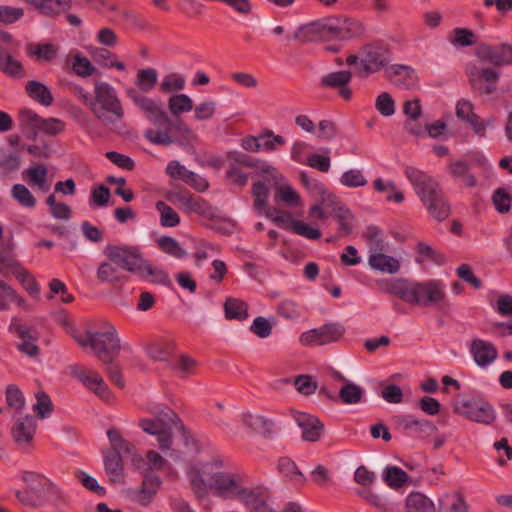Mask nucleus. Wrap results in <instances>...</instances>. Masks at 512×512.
Returning a JSON list of instances; mask_svg holds the SVG:
<instances>
[{
    "mask_svg": "<svg viewBox=\"0 0 512 512\" xmlns=\"http://www.w3.org/2000/svg\"><path fill=\"white\" fill-rule=\"evenodd\" d=\"M222 465L221 460L189 465L187 477L198 499L204 498L208 490L222 499L237 498L243 487L242 477L234 472L222 471Z\"/></svg>",
    "mask_w": 512,
    "mask_h": 512,
    "instance_id": "f257e3e1",
    "label": "nucleus"
},
{
    "mask_svg": "<svg viewBox=\"0 0 512 512\" xmlns=\"http://www.w3.org/2000/svg\"><path fill=\"white\" fill-rule=\"evenodd\" d=\"M89 108L102 126L118 134L126 132L127 127L123 122L125 110L111 84L103 81L94 83L93 100Z\"/></svg>",
    "mask_w": 512,
    "mask_h": 512,
    "instance_id": "f03ea898",
    "label": "nucleus"
},
{
    "mask_svg": "<svg viewBox=\"0 0 512 512\" xmlns=\"http://www.w3.org/2000/svg\"><path fill=\"white\" fill-rule=\"evenodd\" d=\"M383 291L409 304L419 306L438 304L445 296L444 284L436 280L418 283L406 279H393L384 283Z\"/></svg>",
    "mask_w": 512,
    "mask_h": 512,
    "instance_id": "7ed1b4c3",
    "label": "nucleus"
},
{
    "mask_svg": "<svg viewBox=\"0 0 512 512\" xmlns=\"http://www.w3.org/2000/svg\"><path fill=\"white\" fill-rule=\"evenodd\" d=\"M145 410L153 417L141 419L139 426L144 432L156 437L161 450H170L173 444V430L182 428L177 414L168 406L156 402L148 403Z\"/></svg>",
    "mask_w": 512,
    "mask_h": 512,
    "instance_id": "20e7f679",
    "label": "nucleus"
},
{
    "mask_svg": "<svg viewBox=\"0 0 512 512\" xmlns=\"http://www.w3.org/2000/svg\"><path fill=\"white\" fill-rule=\"evenodd\" d=\"M276 175L266 174L264 180H257L252 184L251 193L254 198V209L258 214L268 216L267 201L269 197L268 185L275 188V200L281 201L287 206H301L300 194L285 181L284 176L276 169Z\"/></svg>",
    "mask_w": 512,
    "mask_h": 512,
    "instance_id": "39448f33",
    "label": "nucleus"
},
{
    "mask_svg": "<svg viewBox=\"0 0 512 512\" xmlns=\"http://www.w3.org/2000/svg\"><path fill=\"white\" fill-rule=\"evenodd\" d=\"M75 341L82 347H90L94 354L105 364H110L120 351V340L115 327L103 321L99 328L92 331L74 332Z\"/></svg>",
    "mask_w": 512,
    "mask_h": 512,
    "instance_id": "423d86ee",
    "label": "nucleus"
},
{
    "mask_svg": "<svg viewBox=\"0 0 512 512\" xmlns=\"http://www.w3.org/2000/svg\"><path fill=\"white\" fill-rule=\"evenodd\" d=\"M392 59L389 46L376 41L362 46L357 54L349 55L346 59L348 65H355L361 77H368L385 68Z\"/></svg>",
    "mask_w": 512,
    "mask_h": 512,
    "instance_id": "0eeeda50",
    "label": "nucleus"
},
{
    "mask_svg": "<svg viewBox=\"0 0 512 512\" xmlns=\"http://www.w3.org/2000/svg\"><path fill=\"white\" fill-rule=\"evenodd\" d=\"M244 168H253L255 176L264 180L266 174L276 175V168L267 161L253 159L252 157L241 152H229L227 154V180L236 186L244 187L248 183L249 175L244 171Z\"/></svg>",
    "mask_w": 512,
    "mask_h": 512,
    "instance_id": "6e6552de",
    "label": "nucleus"
},
{
    "mask_svg": "<svg viewBox=\"0 0 512 512\" xmlns=\"http://www.w3.org/2000/svg\"><path fill=\"white\" fill-rule=\"evenodd\" d=\"M22 480L31 490H39L41 506L50 504L58 509L69 503V496L57 483L46 476L35 472H24Z\"/></svg>",
    "mask_w": 512,
    "mask_h": 512,
    "instance_id": "1a4fd4ad",
    "label": "nucleus"
},
{
    "mask_svg": "<svg viewBox=\"0 0 512 512\" xmlns=\"http://www.w3.org/2000/svg\"><path fill=\"white\" fill-rule=\"evenodd\" d=\"M454 411L470 421L490 425L496 418L492 405L482 398H471L458 401Z\"/></svg>",
    "mask_w": 512,
    "mask_h": 512,
    "instance_id": "9d476101",
    "label": "nucleus"
},
{
    "mask_svg": "<svg viewBox=\"0 0 512 512\" xmlns=\"http://www.w3.org/2000/svg\"><path fill=\"white\" fill-rule=\"evenodd\" d=\"M167 126L164 130L147 129L144 137L155 145H171L176 141L189 140L193 133L191 129L181 119L171 121L164 124Z\"/></svg>",
    "mask_w": 512,
    "mask_h": 512,
    "instance_id": "9b49d317",
    "label": "nucleus"
},
{
    "mask_svg": "<svg viewBox=\"0 0 512 512\" xmlns=\"http://www.w3.org/2000/svg\"><path fill=\"white\" fill-rule=\"evenodd\" d=\"M125 93L137 109L153 125L162 126L169 122L167 113L153 98L146 96L134 87L126 89Z\"/></svg>",
    "mask_w": 512,
    "mask_h": 512,
    "instance_id": "f8f14e48",
    "label": "nucleus"
},
{
    "mask_svg": "<svg viewBox=\"0 0 512 512\" xmlns=\"http://www.w3.org/2000/svg\"><path fill=\"white\" fill-rule=\"evenodd\" d=\"M345 333V328L337 322L325 323L320 327L300 334L299 343L304 347L323 346L337 342Z\"/></svg>",
    "mask_w": 512,
    "mask_h": 512,
    "instance_id": "ddd939ff",
    "label": "nucleus"
},
{
    "mask_svg": "<svg viewBox=\"0 0 512 512\" xmlns=\"http://www.w3.org/2000/svg\"><path fill=\"white\" fill-rule=\"evenodd\" d=\"M103 254L108 260H112L122 270L135 273L143 255L139 246L108 244L103 249Z\"/></svg>",
    "mask_w": 512,
    "mask_h": 512,
    "instance_id": "4468645a",
    "label": "nucleus"
},
{
    "mask_svg": "<svg viewBox=\"0 0 512 512\" xmlns=\"http://www.w3.org/2000/svg\"><path fill=\"white\" fill-rule=\"evenodd\" d=\"M404 174L421 202L442 190L439 182L432 175L416 167L405 166Z\"/></svg>",
    "mask_w": 512,
    "mask_h": 512,
    "instance_id": "2eb2a0df",
    "label": "nucleus"
},
{
    "mask_svg": "<svg viewBox=\"0 0 512 512\" xmlns=\"http://www.w3.org/2000/svg\"><path fill=\"white\" fill-rule=\"evenodd\" d=\"M328 36L347 40L361 36L365 29L363 24L351 18H327Z\"/></svg>",
    "mask_w": 512,
    "mask_h": 512,
    "instance_id": "dca6fc26",
    "label": "nucleus"
},
{
    "mask_svg": "<svg viewBox=\"0 0 512 512\" xmlns=\"http://www.w3.org/2000/svg\"><path fill=\"white\" fill-rule=\"evenodd\" d=\"M469 351L474 362L480 368L490 366L498 357V350L496 346L493 343L480 338L471 340Z\"/></svg>",
    "mask_w": 512,
    "mask_h": 512,
    "instance_id": "f3484780",
    "label": "nucleus"
},
{
    "mask_svg": "<svg viewBox=\"0 0 512 512\" xmlns=\"http://www.w3.org/2000/svg\"><path fill=\"white\" fill-rule=\"evenodd\" d=\"M293 418L302 430V439L304 441L316 442L322 437L324 425L317 417L295 411Z\"/></svg>",
    "mask_w": 512,
    "mask_h": 512,
    "instance_id": "a211bd4d",
    "label": "nucleus"
},
{
    "mask_svg": "<svg viewBox=\"0 0 512 512\" xmlns=\"http://www.w3.org/2000/svg\"><path fill=\"white\" fill-rule=\"evenodd\" d=\"M75 374L83 385L93 391L99 398L106 402L112 399L111 392L98 372L80 368L75 370Z\"/></svg>",
    "mask_w": 512,
    "mask_h": 512,
    "instance_id": "6ab92c4d",
    "label": "nucleus"
},
{
    "mask_svg": "<svg viewBox=\"0 0 512 512\" xmlns=\"http://www.w3.org/2000/svg\"><path fill=\"white\" fill-rule=\"evenodd\" d=\"M307 189L310 194L319 201L320 205L323 206L328 216H334L337 208H344L345 206L339 201L326 186L318 181H311L307 184Z\"/></svg>",
    "mask_w": 512,
    "mask_h": 512,
    "instance_id": "aec40b11",
    "label": "nucleus"
},
{
    "mask_svg": "<svg viewBox=\"0 0 512 512\" xmlns=\"http://www.w3.org/2000/svg\"><path fill=\"white\" fill-rule=\"evenodd\" d=\"M36 420L31 415H26L15 420L12 427V437L16 444L22 448L31 445L36 433Z\"/></svg>",
    "mask_w": 512,
    "mask_h": 512,
    "instance_id": "412c9836",
    "label": "nucleus"
},
{
    "mask_svg": "<svg viewBox=\"0 0 512 512\" xmlns=\"http://www.w3.org/2000/svg\"><path fill=\"white\" fill-rule=\"evenodd\" d=\"M398 426L407 434L422 438L437 431V427L429 420L419 419L413 415H403L397 418Z\"/></svg>",
    "mask_w": 512,
    "mask_h": 512,
    "instance_id": "4be33fe9",
    "label": "nucleus"
},
{
    "mask_svg": "<svg viewBox=\"0 0 512 512\" xmlns=\"http://www.w3.org/2000/svg\"><path fill=\"white\" fill-rule=\"evenodd\" d=\"M273 221L282 228L290 230L291 232L307 239L317 240L321 237L319 229L312 227L301 220L292 218L290 214L277 216Z\"/></svg>",
    "mask_w": 512,
    "mask_h": 512,
    "instance_id": "5701e85b",
    "label": "nucleus"
},
{
    "mask_svg": "<svg viewBox=\"0 0 512 512\" xmlns=\"http://www.w3.org/2000/svg\"><path fill=\"white\" fill-rule=\"evenodd\" d=\"M327 26V19L303 24L295 30L293 38L303 43L329 38Z\"/></svg>",
    "mask_w": 512,
    "mask_h": 512,
    "instance_id": "b1692460",
    "label": "nucleus"
},
{
    "mask_svg": "<svg viewBox=\"0 0 512 512\" xmlns=\"http://www.w3.org/2000/svg\"><path fill=\"white\" fill-rule=\"evenodd\" d=\"M236 499H239L251 512H275L267 504L265 493L258 489L243 486Z\"/></svg>",
    "mask_w": 512,
    "mask_h": 512,
    "instance_id": "393cba45",
    "label": "nucleus"
},
{
    "mask_svg": "<svg viewBox=\"0 0 512 512\" xmlns=\"http://www.w3.org/2000/svg\"><path fill=\"white\" fill-rule=\"evenodd\" d=\"M351 79L352 73L350 71L331 72L321 78V86L337 89L341 98L349 100L352 96V91L348 86Z\"/></svg>",
    "mask_w": 512,
    "mask_h": 512,
    "instance_id": "a878e982",
    "label": "nucleus"
},
{
    "mask_svg": "<svg viewBox=\"0 0 512 512\" xmlns=\"http://www.w3.org/2000/svg\"><path fill=\"white\" fill-rule=\"evenodd\" d=\"M161 483L159 476L151 473L145 474L140 489L134 494V500L142 506H148L157 494Z\"/></svg>",
    "mask_w": 512,
    "mask_h": 512,
    "instance_id": "bb28decb",
    "label": "nucleus"
},
{
    "mask_svg": "<svg viewBox=\"0 0 512 512\" xmlns=\"http://www.w3.org/2000/svg\"><path fill=\"white\" fill-rule=\"evenodd\" d=\"M436 512H470V508L464 496L453 491L438 498Z\"/></svg>",
    "mask_w": 512,
    "mask_h": 512,
    "instance_id": "cd10ccee",
    "label": "nucleus"
},
{
    "mask_svg": "<svg viewBox=\"0 0 512 512\" xmlns=\"http://www.w3.org/2000/svg\"><path fill=\"white\" fill-rule=\"evenodd\" d=\"M386 74L398 87L411 88L417 83V75L410 66L392 65L386 69Z\"/></svg>",
    "mask_w": 512,
    "mask_h": 512,
    "instance_id": "c85d7f7f",
    "label": "nucleus"
},
{
    "mask_svg": "<svg viewBox=\"0 0 512 512\" xmlns=\"http://www.w3.org/2000/svg\"><path fill=\"white\" fill-rule=\"evenodd\" d=\"M107 436L111 445V453H117L123 457L131 456L133 462L139 461L142 462L143 458L140 455L135 454V447L132 443L127 441L121 433L117 429H109L107 431Z\"/></svg>",
    "mask_w": 512,
    "mask_h": 512,
    "instance_id": "c756f323",
    "label": "nucleus"
},
{
    "mask_svg": "<svg viewBox=\"0 0 512 512\" xmlns=\"http://www.w3.org/2000/svg\"><path fill=\"white\" fill-rule=\"evenodd\" d=\"M134 274L153 284L166 285L170 283L168 274L162 268L152 265L150 261L144 258L139 263Z\"/></svg>",
    "mask_w": 512,
    "mask_h": 512,
    "instance_id": "7c9ffc66",
    "label": "nucleus"
},
{
    "mask_svg": "<svg viewBox=\"0 0 512 512\" xmlns=\"http://www.w3.org/2000/svg\"><path fill=\"white\" fill-rule=\"evenodd\" d=\"M46 16L58 15L71 7V0H21Z\"/></svg>",
    "mask_w": 512,
    "mask_h": 512,
    "instance_id": "2f4dec72",
    "label": "nucleus"
},
{
    "mask_svg": "<svg viewBox=\"0 0 512 512\" xmlns=\"http://www.w3.org/2000/svg\"><path fill=\"white\" fill-rule=\"evenodd\" d=\"M368 263L372 269L382 273L395 274L400 269V262L396 258L382 253V251L371 253Z\"/></svg>",
    "mask_w": 512,
    "mask_h": 512,
    "instance_id": "473e14b6",
    "label": "nucleus"
},
{
    "mask_svg": "<svg viewBox=\"0 0 512 512\" xmlns=\"http://www.w3.org/2000/svg\"><path fill=\"white\" fill-rule=\"evenodd\" d=\"M243 424L254 433L269 437L274 433V424L271 420L252 413H244L242 415Z\"/></svg>",
    "mask_w": 512,
    "mask_h": 512,
    "instance_id": "72a5a7b5",
    "label": "nucleus"
},
{
    "mask_svg": "<svg viewBox=\"0 0 512 512\" xmlns=\"http://www.w3.org/2000/svg\"><path fill=\"white\" fill-rule=\"evenodd\" d=\"M422 203L427 208L429 215L438 221L445 220L450 214V206L442 190Z\"/></svg>",
    "mask_w": 512,
    "mask_h": 512,
    "instance_id": "f704fd0d",
    "label": "nucleus"
},
{
    "mask_svg": "<svg viewBox=\"0 0 512 512\" xmlns=\"http://www.w3.org/2000/svg\"><path fill=\"white\" fill-rule=\"evenodd\" d=\"M433 501L421 492H411L405 499V512H436Z\"/></svg>",
    "mask_w": 512,
    "mask_h": 512,
    "instance_id": "c9c22d12",
    "label": "nucleus"
},
{
    "mask_svg": "<svg viewBox=\"0 0 512 512\" xmlns=\"http://www.w3.org/2000/svg\"><path fill=\"white\" fill-rule=\"evenodd\" d=\"M23 175L30 186L37 187L44 193L49 190L47 182L48 170L45 165L37 164L30 166L23 172Z\"/></svg>",
    "mask_w": 512,
    "mask_h": 512,
    "instance_id": "e433bc0d",
    "label": "nucleus"
},
{
    "mask_svg": "<svg viewBox=\"0 0 512 512\" xmlns=\"http://www.w3.org/2000/svg\"><path fill=\"white\" fill-rule=\"evenodd\" d=\"M382 479L389 488L399 490L410 482L411 477L397 466H387L382 472Z\"/></svg>",
    "mask_w": 512,
    "mask_h": 512,
    "instance_id": "4c0bfd02",
    "label": "nucleus"
},
{
    "mask_svg": "<svg viewBox=\"0 0 512 512\" xmlns=\"http://www.w3.org/2000/svg\"><path fill=\"white\" fill-rule=\"evenodd\" d=\"M96 274L98 280L103 283H118L126 280V276L123 274L122 269L112 260L108 259L107 261L100 263Z\"/></svg>",
    "mask_w": 512,
    "mask_h": 512,
    "instance_id": "58836bf2",
    "label": "nucleus"
},
{
    "mask_svg": "<svg viewBox=\"0 0 512 512\" xmlns=\"http://www.w3.org/2000/svg\"><path fill=\"white\" fill-rule=\"evenodd\" d=\"M451 176L458 179L464 186L472 188L477 185L476 177L470 172L467 162L462 160L451 161L448 164Z\"/></svg>",
    "mask_w": 512,
    "mask_h": 512,
    "instance_id": "ea45409f",
    "label": "nucleus"
},
{
    "mask_svg": "<svg viewBox=\"0 0 512 512\" xmlns=\"http://www.w3.org/2000/svg\"><path fill=\"white\" fill-rule=\"evenodd\" d=\"M89 53L93 60L101 67L115 68L120 71L125 70L124 63L118 60L116 54L107 49L94 47L90 49Z\"/></svg>",
    "mask_w": 512,
    "mask_h": 512,
    "instance_id": "a19ab883",
    "label": "nucleus"
},
{
    "mask_svg": "<svg viewBox=\"0 0 512 512\" xmlns=\"http://www.w3.org/2000/svg\"><path fill=\"white\" fill-rule=\"evenodd\" d=\"M278 469L280 473L286 477L293 485L303 486L306 483V477L297 468L294 461L288 457H282L278 461Z\"/></svg>",
    "mask_w": 512,
    "mask_h": 512,
    "instance_id": "79ce46f5",
    "label": "nucleus"
},
{
    "mask_svg": "<svg viewBox=\"0 0 512 512\" xmlns=\"http://www.w3.org/2000/svg\"><path fill=\"white\" fill-rule=\"evenodd\" d=\"M27 95L34 101L43 106H50L53 102V96L49 88L38 81H28L25 86Z\"/></svg>",
    "mask_w": 512,
    "mask_h": 512,
    "instance_id": "37998d69",
    "label": "nucleus"
},
{
    "mask_svg": "<svg viewBox=\"0 0 512 512\" xmlns=\"http://www.w3.org/2000/svg\"><path fill=\"white\" fill-rule=\"evenodd\" d=\"M123 456L117 453L105 452L104 453V467L112 482H121L123 479Z\"/></svg>",
    "mask_w": 512,
    "mask_h": 512,
    "instance_id": "c03bdc74",
    "label": "nucleus"
},
{
    "mask_svg": "<svg viewBox=\"0 0 512 512\" xmlns=\"http://www.w3.org/2000/svg\"><path fill=\"white\" fill-rule=\"evenodd\" d=\"M374 189L385 194L388 202L402 203L405 199L404 193L395 185L393 181H385L382 178H376L373 181Z\"/></svg>",
    "mask_w": 512,
    "mask_h": 512,
    "instance_id": "a18cd8bd",
    "label": "nucleus"
},
{
    "mask_svg": "<svg viewBox=\"0 0 512 512\" xmlns=\"http://www.w3.org/2000/svg\"><path fill=\"white\" fill-rule=\"evenodd\" d=\"M68 57L71 62L72 70L76 75L86 78L95 72L96 68L82 53L78 51L70 52Z\"/></svg>",
    "mask_w": 512,
    "mask_h": 512,
    "instance_id": "49530a36",
    "label": "nucleus"
},
{
    "mask_svg": "<svg viewBox=\"0 0 512 512\" xmlns=\"http://www.w3.org/2000/svg\"><path fill=\"white\" fill-rule=\"evenodd\" d=\"M158 81V73L154 68H145L138 70L136 74V89L145 94L150 92Z\"/></svg>",
    "mask_w": 512,
    "mask_h": 512,
    "instance_id": "de8ad7c7",
    "label": "nucleus"
},
{
    "mask_svg": "<svg viewBox=\"0 0 512 512\" xmlns=\"http://www.w3.org/2000/svg\"><path fill=\"white\" fill-rule=\"evenodd\" d=\"M21 166V158L18 154L0 149V178H5L16 172Z\"/></svg>",
    "mask_w": 512,
    "mask_h": 512,
    "instance_id": "09e8293b",
    "label": "nucleus"
},
{
    "mask_svg": "<svg viewBox=\"0 0 512 512\" xmlns=\"http://www.w3.org/2000/svg\"><path fill=\"white\" fill-rule=\"evenodd\" d=\"M193 100L186 94H174L168 99V109L174 117L193 110Z\"/></svg>",
    "mask_w": 512,
    "mask_h": 512,
    "instance_id": "8fccbe9b",
    "label": "nucleus"
},
{
    "mask_svg": "<svg viewBox=\"0 0 512 512\" xmlns=\"http://www.w3.org/2000/svg\"><path fill=\"white\" fill-rule=\"evenodd\" d=\"M16 279L21 283L22 287L27 291V293L34 297L38 298L40 294V285L34 278V276L24 267L20 265L13 274Z\"/></svg>",
    "mask_w": 512,
    "mask_h": 512,
    "instance_id": "3c124183",
    "label": "nucleus"
},
{
    "mask_svg": "<svg viewBox=\"0 0 512 512\" xmlns=\"http://www.w3.org/2000/svg\"><path fill=\"white\" fill-rule=\"evenodd\" d=\"M364 390L355 383L346 381L339 390V399L347 405L358 404L362 401Z\"/></svg>",
    "mask_w": 512,
    "mask_h": 512,
    "instance_id": "603ef678",
    "label": "nucleus"
},
{
    "mask_svg": "<svg viewBox=\"0 0 512 512\" xmlns=\"http://www.w3.org/2000/svg\"><path fill=\"white\" fill-rule=\"evenodd\" d=\"M8 331L16 335L21 341L38 339V333L35 328L23 323L18 317H13L11 319Z\"/></svg>",
    "mask_w": 512,
    "mask_h": 512,
    "instance_id": "864d4df0",
    "label": "nucleus"
},
{
    "mask_svg": "<svg viewBox=\"0 0 512 512\" xmlns=\"http://www.w3.org/2000/svg\"><path fill=\"white\" fill-rule=\"evenodd\" d=\"M186 79L185 77L177 72H172L165 75L160 83V91L169 94L173 92L181 91L185 88Z\"/></svg>",
    "mask_w": 512,
    "mask_h": 512,
    "instance_id": "5fc2aeb1",
    "label": "nucleus"
},
{
    "mask_svg": "<svg viewBox=\"0 0 512 512\" xmlns=\"http://www.w3.org/2000/svg\"><path fill=\"white\" fill-rule=\"evenodd\" d=\"M226 317L230 319L244 320L248 317L247 304L237 298H227L224 304Z\"/></svg>",
    "mask_w": 512,
    "mask_h": 512,
    "instance_id": "6e6d98bb",
    "label": "nucleus"
},
{
    "mask_svg": "<svg viewBox=\"0 0 512 512\" xmlns=\"http://www.w3.org/2000/svg\"><path fill=\"white\" fill-rule=\"evenodd\" d=\"M364 237L367 240L370 254L376 251H383L386 249L384 233L378 227L369 226L364 233Z\"/></svg>",
    "mask_w": 512,
    "mask_h": 512,
    "instance_id": "4d7b16f0",
    "label": "nucleus"
},
{
    "mask_svg": "<svg viewBox=\"0 0 512 512\" xmlns=\"http://www.w3.org/2000/svg\"><path fill=\"white\" fill-rule=\"evenodd\" d=\"M18 120L24 131L34 132L36 134L40 127L42 118L34 111L23 108L19 111Z\"/></svg>",
    "mask_w": 512,
    "mask_h": 512,
    "instance_id": "13d9d810",
    "label": "nucleus"
},
{
    "mask_svg": "<svg viewBox=\"0 0 512 512\" xmlns=\"http://www.w3.org/2000/svg\"><path fill=\"white\" fill-rule=\"evenodd\" d=\"M0 70L10 77L21 78L24 76L22 64L10 54H0Z\"/></svg>",
    "mask_w": 512,
    "mask_h": 512,
    "instance_id": "bf43d9fd",
    "label": "nucleus"
},
{
    "mask_svg": "<svg viewBox=\"0 0 512 512\" xmlns=\"http://www.w3.org/2000/svg\"><path fill=\"white\" fill-rule=\"evenodd\" d=\"M12 198L21 206L32 209L36 206V199L30 190L23 184H15L11 188Z\"/></svg>",
    "mask_w": 512,
    "mask_h": 512,
    "instance_id": "052dcab7",
    "label": "nucleus"
},
{
    "mask_svg": "<svg viewBox=\"0 0 512 512\" xmlns=\"http://www.w3.org/2000/svg\"><path fill=\"white\" fill-rule=\"evenodd\" d=\"M415 250L417 253V262L432 261L437 264H442L445 261L442 254L438 253L430 245L424 242H418L415 246Z\"/></svg>",
    "mask_w": 512,
    "mask_h": 512,
    "instance_id": "680f3d73",
    "label": "nucleus"
},
{
    "mask_svg": "<svg viewBox=\"0 0 512 512\" xmlns=\"http://www.w3.org/2000/svg\"><path fill=\"white\" fill-rule=\"evenodd\" d=\"M285 143L286 140L283 136L275 135L272 131H267L259 135V152H273Z\"/></svg>",
    "mask_w": 512,
    "mask_h": 512,
    "instance_id": "e2e57ef3",
    "label": "nucleus"
},
{
    "mask_svg": "<svg viewBox=\"0 0 512 512\" xmlns=\"http://www.w3.org/2000/svg\"><path fill=\"white\" fill-rule=\"evenodd\" d=\"M156 209L160 214V224L164 227H175L180 223L177 212L163 201L156 203Z\"/></svg>",
    "mask_w": 512,
    "mask_h": 512,
    "instance_id": "0e129e2a",
    "label": "nucleus"
},
{
    "mask_svg": "<svg viewBox=\"0 0 512 512\" xmlns=\"http://www.w3.org/2000/svg\"><path fill=\"white\" fill-rule=\"evenodd\" d=\"M341 185L348 188L363 187L367 184V179L360 169H349L342 173L340 177Z\"/></svg>",
    "mask_w": 512,
    "mask_h": 512,
    "instance_id": "69168bd1",
    "label": "nucleus"
},
{
    "mask_svg": "<svg viewBox=\"0 0 512 512\" xmlns=\"http://www.w3.org/2000/svg\"><path fill=\"white\" fill-rule=\"evenodd\" d=\"M159 248L166 254L182 259L187 256V252L180 246L179 242L172 237H161L158 240Z\"/></svg>",
    "mask_w": 512,
    "mask_h": 512,
    "instance_id": "338daca9",
    "label": "nucleus"
},
{
    "mask_svg": "<svg viewBox=\"0 0 512 512\" xmlns=\"http://www.w3.org/2000/svg\"><path fill=\"white\" fill-rule=\"evenodd\" d=\"M356 494L377 510L381 512L388 511L386 500L370 488L357 489Z\"/></svg>",
    "mask_w": 512,
    "mask_h": 512,
    "instance_id": "774afa93",
    "label": "nucleus"
}]
</instances>
